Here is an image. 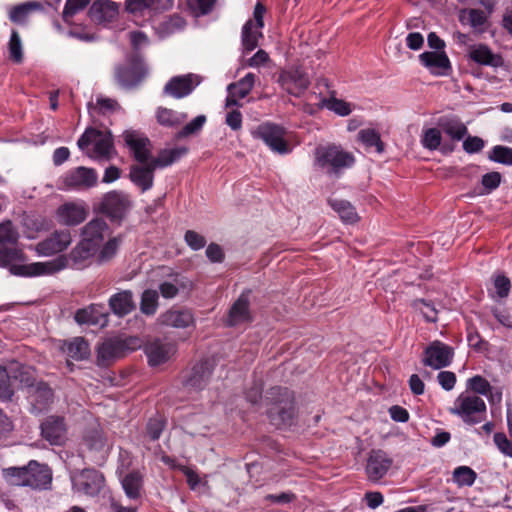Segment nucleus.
<instances>
[{"instance_id": "nucleus-60", "label": "nucleus", "mask_w": 512, "mask_h": 512, "mask_svg": "<svg viewBox=\"0 0 512 512\" xmlns=\"http://www.w3.org/2000/svg\"><path fill=\"white\" fill-rule=\"evenodd\" d=\"M216 0H187L189 8L196 15H206L211 12Z\"/></svg>"}, {"instance_id": "nucleus-26", "label": "nucleus", "mask_w": 512, "mask_h": 512, "mask_svg": "<svg viewBox=\"0 0 512 512\" xmlns=\"http://www.w3.org/2000/svg\"><path fill=\"white\" fill-rule=\"evenodd\" d=\"M66 428L64 419L59 416H49L41 424V435L52 445H60L65 438Z\"/></svg>"}, {"instance_id": "nucleus-53", "label": "nucleus", "mask_w": 512, "mask_h": 512, "mask_svg": "<svg viewBox=\"0 0 512 512\" xmlns=\"http://www.w3.org/2000/svg\"><path fill=\"white\" fill-rule=\"evenodd\" d=\"M9 56L15 63H21L23 60L21 39L16 30H13L8 43Z\"/></svg>"}, {"instance_id": "nucleus-36", "label": "nucleus", "mask_w": 512, "mask_h": 512, "mask_svg": "<svg viewBox=\"0 0 512 512\" xmlns=\"http://www.w3.org/2000/svg\"><path fill=\"white\" fill-rule=\"evenodd\" d=\"M62 349L70 358L76 361L84 360L90 354L89 343L83 337H75L64 341Z\"/></svg>"}, {"instance_id": "nucleus-12", "label": "nucleus", "mask_w": 512, "mask_h": 512, "mask_svg": "<svg viewBox=\"0 0 512 512\" xmlns=\"http://www.w3.org/2000/svg\"><path fill=\"white\" fill-rule=\"evenodd\" d=\"M97 172L93 168L79 166L68 170L58 181V188L62 190H87L97 184Z\"/></svg>"}, {"instance_id": "nucleus-18", "label": "nucleus", "mask_w": 512, "mask_h": 512, "mask_svg": "<svg viewBox=\"0 0 512 512\" xmlns=\"http://www.w3.org/2000/svg\"><path fill=\"white\" fill-rule=\"evenodd\" d=\"M123 138L137 162L144 164L151 160V142L146 136L137 131L127 130L123 133Z\"/></svg>"}, {"instance_id": "nucleus-62", "label": "nucleus", "mask_w": 512, "mask_h": 512, "mask_svg": "<svg viewBox=\"0 0 512 512\" xmlns=\"http://www.w3.org/2000/svg\"><path fill=\"white\" fill-rule=\"evenodd\" d=\"M501 174L499 172L493 171L486 173L482 176L481 183L485 189L486 193H490L499 187L501 183Z\"/></svg>"}, {"instance_id": "nucleus-55", "label": "nucleus", "mask_w": 512, "mask_h": 512, "mask_svg": "<svg viewBox=\"0 0 512 512\" xmlns=\"http://www.w3.org/2000/svg\"><path fill=\"white\" fill-rule=\"evenodd\" d=\"M84 442L90 450L100 451L104 448L106 439L99 430H90L84 436Z\"/></svg>"}, {"instance_id": "nucleus-14", "label": "nucleus", "mask_w": 512, "mask_h": 512, "mask_svg": "<svg viewBox=\"0 0 512 512\" xmlns=\"http://www.w3.org/2000/svg\"><path fill=\"white\" fill-rule=\"evenodd\" d=\"M454 356L453 348L441 341H433L424 350V358L422 360L425 366L433 369H442L448 367Z\"/></svg>"}, {"instance_id": "nucleus-42", "label": "nucleus", "mask_w": 512, "mask_h": 512, "mask_svg": "<svg viewBox=\"0 0 512 512\" xmlns=\"http://www.w3.org/2000/svg\"><path fill=\"white\" fill-rule=\"evenodd\" d=\"M477 479V473L469 466H458L452 472V480L458 487H471Z\"/></svg>"}, {"instance_id": "nucleus-64", "label": "nucleus", "mask_w": 512, "mask_h": 512, "mask_svg": "<svg viewBox=\"0 0 512 512\" xmlns=\"http://www.w3.org/2000/svg\"><path fill=\"white\" fill-rule=\"evenodd\" d=\"M437 379L440 386L446 391L452 390L457 380L455 373L452 371L439 372L437 375Z\"/></svg>"}, {"instance_id": "nucleus-56", "label": "nucleus", "mask_w": 512, "mask_h": 512, "mask_svg": "<svg viewBox=\"0 0 512 512\" xmlns=\"http://www.w3.org/2000/svg\"><path fill=\"white\" fill-rule=\"evenodd\" d=\"M468 389L475 393L488 396L492 390V387L487 379L480 375H475L467 381Z\"/></svg>"}, {"instance_id": "nucleus-31", "label": "nucleus", "mask_w": 512, "mask_h": 512, "mask_svg": "<svg viewBox=\"0 0 512 512\" xmlns=\"http://www.w3.org/2000/svg\"><path fill=\"white\" fill-rule=\"evenodd\" d=\"M59 222L67 226H76L87 218V209L75 203H65L57 209Z\"/></svg>"}, {"instance_id": "nucleus-8", "label": "nucleus", "mask_w": 512, "mask_h": 512, "mask_svg": "<svg viewBox=\"0 0 512 512\" xmlns=\"http://www.w3.org/2000/svg\"><path fill=\"white\" fill-rule=\"evenodd\" d=\"M449 413L460 417L467 425H475L484 420L486 403L477 395H465L461 393L454 401Z\"/></svg>"}, {"instance_id": "nucleus-27", "label": "nucleus", "mask_w": 512, "mask_h": 512, "mask_svg": "<svg viewBox=\"0 0 512 512\" xmlns=\"http://www.w3.org/2000/svg\"><path fill=\"white\" fill-rule=\"evenodd\" d=\"M75 320L79 324L105 327L108 323V313L103 306L92 304L87 308L77 310Z\"/></svg>"}, {"instance_id": "nucleus-49", "label": "nucleus", "mask_w": 512, "mask_h": 512, "mask_svg": "<svg viewBox=\"0 0 512 512\" xmlns=\"http://www.w3.org/2000/svg\"><path fill=\"white\" fill-rule=\"evenodd\" d=\"M253 25L252 20H248L242 28V45L246 52H251L258 46V36L253 31Z\"/></svg>"}, {"instance_id": "nucleus-10", "label": "nucleus", "mask_w": 512, "mask_h": 512, "mask_svg": "<svg viewBox=\"0 0 512 512\" xmlns=\"http://www.w3.org/2000/svg\"><path fill=\"white\" fill-rule=\"evenodd\" d=\"M286 131L282 126L274 123H262L252 131L255 139L262 140L273 152L278 154H288L291 148L285 140Z\"/></svg>"}, {"instance_id": "nucleus-57", "label": "nucleus", "mask_w": 512, "mask_h": 512, "mask_svg": "<svg viewBox=\"0 0 512 512\" xmlns=\"http://www.w3.org/2000/svg\"><path fill=\"white\" fill-rule=\"evenodd\" d=\"M206 122L205 115H198L187 123L177 134L178 138H184L199 132Z\"/></svg>"}, {"instance_id": "nucleus-30", "label": "nucleus", "mask_w": 512, "mask_h": 512, "mask_svg": "<svg viewBox=\"0 0 512 512\" xmlns=\"http://www.w3.org/2000/svg\"><path fill=\"white\" fill-rule=\"evenodd\" d=\"M145 164V166H132L129 174L131 181L139 187L142 192L152 188L154 182V171L157 169V166H154L152 159Z\"/></svg>"}, {"instance_id": "nucleus-6", "label": "nucleus", "mask_w": 512, "mask_h": 512, "mask_svg": "<svg viewBox=\"0 0 512 512\" xmlns=\"http://www.w3.org/2000/svg\"><path fill=\"white\" fill-rule=\"evenodd\" d=\"M148 75V67L138 52L125 56V62L114 68L115 82L125 90L138 88Z\"/></svg>"}, {"instance_id": "nucleus-11", "label": "nucleus", "mask_w": 512, "mask_h": 512, "mask_svg": "<svg viewBox=\"0 0 512 512\" xmlns=\"http://www.w3.org/2000/svg\"><path fill=\"white\" fill-rule=\"evenodd\" d=\"M215 367L216 362L213 358H202L186 373L183 386L189 391L204 390L210 383Z\"/></svg>"}, {"instance_id": "nucleus-51", "label": "nucleus", "mask_w": 512, "mask_h": 512, "mask_svg": "<svg viewBox=\"0 0 512 512\" xmlns=\"http://www.w3.org/2000/svg\"><path fill=\"white\" fill-rule=\"evenodd\" d=\"M441 129L428 128L424 130L421 143L424 148L434 151L441 145Z\"/></svg>"}, {"instance_id": "nucleus-59", "label": "nucleus", "mask_w": 512, "mask_h": 512, "mask_svg": "<svg viewBox=\"0 0 512 512\" xmlns=\"http://www.w3.org/2000/svg\"><path fill=\"white\" fill-rule=\"evenodd\" d=\"M184 240L186 244L195 251L204 248L207 243L205 237L194 230H187L184 235Z\"/></svg>"}, {"instance_id": "nucleus-25", "label": "nucleus", "mask_w": 512, "mask_h": 512, "mask_svg": "<svg viewBox=\"0 0 512 512\" xmlns=\"http://www.w3.org/2000/svg\"><path fill=\"white\" fill-rule=\"evenodd\" d=\"M119 5L111 0H96L89 9L90 19L97 24L112 22L118 15Z\"/></svg>"}, {"instance_id": "nucleus-32", "label": "nucleus", "mask_w": 512, "mask_h": 512, "mask_svg": "<svg viewBox=\"0 0 512 512\" xmlns=\"http://www.w3.org/2000/svg\"><path fill=\"white\" fill-rule=\"evenodd\" d=\"M438 126L441 131L449 136L453 141H461L468 133L466 125L455 116L440 117L438 120Z\"/></svg>"}, {"instance_id": "nucleus-45", "label": "nucleus", "mask_w": 512, "mask_h": 512, "mask_svg": "<svg viewBox=\"0 0 512 512\" xmlns=\"http://www.w3.org/2000/svg\"><path fill=\"white\" fill-rule=\"evenodd\" d=\"M122 242V236L118 235L109 238L108 241L101 245L98 250V262L103 263L111 260L117 253Z\"/></svg>"}, {"instance_id": "nucleus-23", "label": "nucleus", "mask_w": 512, "mask_h": 512, "mask_svg": "<svg viewBox=\"0 0 512 512\" xmlns=\"http://www.w3.org/2000/svg\"><path fill=\"white\" fill-rule=\"evenodd\" d=\"M53 399L54 392L47 383L40 381L30 387L29 400L32 405L33 412L40 413L47 410L53 402Z\"/></svg>"}, {"instance_id": "nucleus-63", "label": "nucleus", "mask_w": 512, "mask_h": 512, "mask_svg": "<svg viewBox=\"0 0 512 512\" xmlns=\"http://www.w3.org/2000/svg\"><path fill=\"white\" fill-rule=\"evenodd\" d=\"M419 304L422 305V307H419V309H420L424 319L427 322L435 323L438 320V318H437L438 311L436 310L434 305L426 302L423 299L417 300L415 302L416 306H418Z\"/></svg>"}, {"instance_id": "nucleus-48", "label": "nucleus", "mask_w": 512, "mask_h": 512, "mask_svg": "<svg viewBox=\"0 0 512 512\" xmlns=\"http://www.w3.org/2000/svg\"><path fill=\"white\" fill-rule=\"evenodd\" d=\"M158 308L157 290H144L141 298L140 309L145 315H154Z\"/></svg>"}, {"instance_id": "nucleus-38", "label": "nucleus", "mask_w": 512, "mask_h": 512, "mask_svg": "<svg viewBox=\"0 0 512 512\" xmlns=\"http://www.w3.org/2000/svg\"><path fill=\"white\" fill-rule=\"evenodd\" d=\"M357 140L368 149L374 147L379 154L385 151V144L381 140V135L374 128L361 129L357 134Z\"/></svg>"}, {"instance_id": "nucleus-16", "label": "nucleus", "mask_w": 512, "mask_h": 512, "mask_svg": "<svg viewBox=\"0 0 512 512\" xmlns=\"http://www.w3.org/2000/svg\"><path fill=\"white\" fill-rule=\"evenodd\" d=\"M393 459L381 449H373L369 453L366 464V474L369 480L377 482L390 470Z\"/></svg>"}, {"instance_id": "nucleus-58", "label": "nucleus", "mask_w": 512, "mask_h": 512, "mask_svg": "<svg viewBox=\"0 0 512 512\" xmlns=\"http://www.w3.org/2000/svg\"><path fill=\"white\" fill-rule=\"evenodd\" d=\"M493 441L498 450L505 456L512 458V441L503 432H496Z\"/></svg>"}, {"instance_id": "nucleus-52", "label": "nucleus", "mask_w": 512, "mask_h": 512, "mask_svg": "<svg viewBox=\"0 0 512 512\" xmlns=\"http://www.w3.org/2000/svg\"><path fill=\"white\" fill-rule=\"evenodd\" d=\"M489 159L504 165H512V148L496 145L489 152Z\"/></svg>"}, {"instance_id": "nucleus-40", "label": "nucleus", "mask_w": 512, "mask_h": 512, "mask_svg": "<svg viewBox=\"0 0 512 512\" xmlns=\"http://www.w3.org/2000/svg\"><path fill=\"white\" fill-rule=\"evenodd\" d=\"M111 310L120 316L126 315L133 309L132 297L129 291L123 290L111 297L109 301Z\"/></svg>"}, {"instance_id": "nucleus-61", "label": "nucleus", "mask_w": 512, "mask_h": 512, "mask_svg": "<svg viewBox=\"0 0 512 512\" xmlns=\"http://www.w3.org/2000/svg\"><path fill=\"white\" fill-rule=\"evenodd\" d=\"M155 0H126L125 9L131 14H141L144 10L150 9Z\"/></svg>"}, {"instance_id": "nucleus-28", "label": "nucleus", "mask_w": 512, "mask_h": 512, "mask_svg": "<svg viewBox=\"0 0 512 512\" xmlns=\"http://www.w3.org/2000/svg\"><path fill=\"white\" fill-rule=\"evenodd\" d=\"M8 373L13 380L15 388H30L35 381V371L32 367L19 363L17 361L10 362L7 365Z\"/></svg>"}, {"instance_id": "nucleus-4", "label": "nucleus", "mask_w": 512, "mask_h": 512, "mask_svg": "<svg viewBox=\"0 0 512 512\" xmlns=\"http://www.w3.org/2000/svg\"><path fill=\"white\" fill-rule=\"evenodd\" d=\"M138 336H114L104 339L97 347V365L109 367L127 354L142 347Z\"/></svg>"}, {"instance_id": "nucleus-22", "label": "nucleus", "mask_w": 512, "mask_h": 512, "mask_svg": "<svg viewBox=\"0 0 512 512\" xmlns=\"http://www.w3.org/2000/svg\"><path fill=\"white\" fill-rule=\"evenodd\" d=\"M144 352L150 366H158L167 362L176 352V346L172 343H162L154 340L144 346Z\"/></svg>"}, {"instance_id": "nucleus-19", "label": "nucleus", "mask_w": 512, "mask_h": 512, "mask_svg": "<svg viewBox=\"0 0 512 512\" xmlns=\"http://www.w3.org/2000/svg\"><path fill=\"white\" fill-rule=\"evenodd\" d=\"M249 292L250 290L244 291L231 305L226 319L227 326L235 327L241 324L251 323L253 321V316L250 310Z\"/></svg>"}, {"instance_id": "nucleus-2", "label": "nucleus", "mask_w": 512, "mask_h": 512, "mask_svg": "<svg viewBox=\"0 0 512 512\" xmlns=\"http://www.w3.org/2000/svg\"><path fill=\"white\" fill-rule=\"evenodd\" d=\"M265 402L269 405L267 417L276 428H288L295 424L297 409L292 390L287 387H271L265 394Z\"/></svg>"}, {"instance_id": "nucleus-1", "label": "nucleus", "mask_w": 512, "mask_h": 512, "mask_svg": "<svg viewBox=\"0 0 512 512\" xmlns=\"http://www.w3.org/2000/svg\"><path fill=\"white\" fill-rule=\"evenodd\" d=\"M17 242L18 235L13 230L11 221L0 223V267H9L11 274L21 277L52 275L66 267L83 270L93 263L98 252L80 240L69 255H60L50 261L25 264V255Z\"/></svg>"}, {"instance_id": "nucleus-37", "label": "nucleus", "mask_w": 512, "mask_h": 512, "mask_svg": "<svg viewBox=\"0 0 512 512\" xmlns=\"http://www.w3.org/2000/svg\"><path fill=\"white\" fill-rule=\"evenodd\" d=\"M187 153L188 148L185 146L175 147L171 149H162L158 153L157 157H153L151 159L154 163V166H157V168H164L172 165Z\"/></svg>"}, {"instance_id": "nucleus-44", "label": "nucleus", "mask_w": 512, "mask_h": 512, "mask_svg": "<svg viewBox=\"0 0 512 512\" xmlns=\"http://www.w3.org/2000/svg\"><path fill=\"white\" fill-rule=\"evenodd\" d=\"M461 23H468L471 27L479 29L487 22V15L480 9H463L459 14Z\"/></svg>"}, {"instance_id": "nucleus-35", "label": "nucleus", "mask_w": 512, "mask_h": 512, "mask_svg": "<svg viewBox=\"0 0 512 512\" xmlns=\"http://www.w3.org/2000/svg\"><path fill=\"white\" fill-rule=\"evenodd\" d=\"M42 9L43 5L40 2L27 1L13 6L9 11V19L15 24H25L32 12Z\"/></svg>"}, {"instance_id": "nucleus-20", "label": "nucleus", "mask_w": 512, "mask_h": 512, "mask_svg": "<svg viewBox=\"0 0 512 512\" xmlns=\"http://www.w3.org/2000/svg\"><path fill=\"white\" fill-rule=\"evenodd\" d=\"M198 84V76L194 74L174 76L165 84L163 93L181 99L191 94Z\"/></svg>"}, {"instance_id": "nucleus-39", "label": "nucleus", "mask_w": 512, "mask_h": 512, "mask_svg": "<svg viewBox=\"0 0 512 512\" xmlns=\"http://www.w3.org/2000/svg\"><path fill=\"white\" fill-rule=\"evenodd\" d=\"M328 203L344 222L352 224L359 220L356 209L350 202L346 200L329 199Z\"/></svg>"}, {"instance_id": "nucleus-43", "label": "nucleus", "mask_w": 512, "mask_h": 512, "mask_svg": "<svg viewBox=\"0 0 512 512\" xmlns=\"http://www.w3.org/2000/svg\"><path fill=\"white\" fill-rule=\"evenodd\" d=\"M255 83V75L247 73L243 78L237 82L231 83L227 87V91H233L235 95L241 99L245 98L253 89Z\"/></svg>"}, {"instance_id": "nucleus-41", "label": "nucleus", "mask_w": 512, "mask_h": 512, "mask_svg": "<svg viewBox=\"0 0 512 512\" xmlns=\"http://www.w3.org/2000/svg\"><path fill=\"white\" fill-rule=\"evenodd\" d=\"M186 114H180L172 109L159 107L156 112V118L160 125L175 128L181 125L186 119Z\"/></svg>"}, {"instance_id": "nucleus-50", "label": "nucleus", "mask_w": 512, "mask_h": 512, "mask_svg": "<svg viewBox=\"0 0 512 512\" xmlns=\"http://www.w3.org/2000/svg\"><path fill=\"white\" fill-rule=\"evenodd\" d=\"M165 425L166 421L160 415L150 418L146 424V436L152 441L158 440L165 428Z\"/></svg>"}, {"instance_id": "nucleus-15", "label": "nucleus", "mask_w": 512, "mask_h": 512, "mask_svg": "<svg viewBox=\"0 0 512 512\" xmlns=\"http://www.w3.org/2000/svg\"><path fill=\"white\" fill-rule=\"evenodd\" d=\"M104 476L94 468L83 469L74 480V487L87 496H97L104 486Z\"/></svg>"}, {"instance_id": "nucleus-7", "label": "nucleus", "mask_w": 512, "mask_h": 512, "mask_svg": "<svg viewBox=\"0 0 512 512\" xmlns=\"http://www.w3.org/2000/svg\"><path fill=\"white\" fill-rule=\"evenodd\" d=\"M80 150L92 159L109 160L114 147L113 136L107 131L87 128L77 141Z\"/></svg>"}, {"instance_id": "nucleus-5", "label": "nucleus", "mask_w": 512, "mask_h": 512, "mask_svg": "<svg viewBox=\"0 0 512 512\" xmlns=\"http://www.w3.org/2000/svg\"><path fill=\"white\" fill-rule=\"evenodd\" d=\"M314 155L317 166L326 169L327 174L337 177L344 170L352 168L356 162L352 152L346 151L341 145L336 144L318 146Z\"/></svg>"}, {"instance_id": "nucleus-33", "label": "nucleus", "mask_w": 512, "mask_h": 512, "mask_svg": "<svg viewBox=\"0 0 512 512\" xmlns=\"http://www.w3.org/2000/svg\"><path fill=\"white\" fill-rule=\"evenodd\" d=\"M469 57L474 62L491 67H498L502 64L500 55L494 54L492 50L485 44H479L472 47Z\"/></svg>"}, {"instance_id": "nucleus-21", "label": "nucleus", "mask_w": 512, "mask_h": 512, "mask_svg": "<svg viewBox=\"0 0 512 512\" xmlns=\"http://www.w3.org/2000/svg\"><path fill=\"white\" fill-rule=\"evenodd\" d=\"M420 63L434 76H446L452 70V66L445 51H425L419 55Z\"/></svg>"}, {"instance_id": "nucleus-17", "label": "nucleus", "mask_w": 512, "mask_h": 512, "mask_svg": "<svg viewBox=\"0 0 512 512\" xmlns=\"http://www.w3.org/2000/svg\"><path fill=\"white\" fill-rule=\"evenodd\" d=\"M110 233L111 231L106 221L95 218L82 228L81 241L98 251L106 236L110 235Z\"/></svg>"}, {"instance_id": "nucleus-34", "label": "nucleus", "mask_w": 512, "mask_h": 512, "mask_svg": "<svg viewBox=\"0 0 512 512\" xmlns=\"http://www.w3.org/2000/svg\"><path fill=\"white\" fill-rule=\"evenodd\" d=\"M143 484L144 476L139 470L129 472L122 479V487L126 496L133 500L141 497Z\"/></svg>"}, {"instance_id": "nucleus-13", "label": "nucleus", "mask_w": 512, "mask_h": 512, "mask_svg": "<svg viewBox=\"0 0 512 512\" xmlns=\"http://www.w3.org/2000/svg\"><path fill=\"white\" fill-rule=\"evenodd\" d=\"M277 83L289 95L300 97L310 86L309 75L301 67H292L280 71Z\"/></svg>"}, {"instance_id": "nucleus-3", "label": "nucleus", "mask_w": 512, "mask_h": 512, "mask_svg": "<svg viewBox=\"0 0 512 512\" xmlns=\"http://www.w3.org/2000/svg\"><path fill=\"white\" fill-rule=\"evenodd\" d=\"M4 476L11 485L44 489L51 483V471L45 464L31 460L27 466L4 469Z\"/></svg>"}, {"instance_id": "nucleus-29", "label": "nucleus", "mask_w": 512, "mask_h": 512, "mask_svg": "<svg viewBox=\"0 0 512 512\" xmlns=\"http://www.w3.org/2000/svg\"><path fill=\"white\" fill-rule=\"evenodd\" d=\"M158 321L161 325L174 328H186L195 324L191 311L187 309H170L162 313Z\"/></svg>"}, {"instance_id": "nucleus-47", "label": "nucleus", "mask_w": 512, "mask_h": 512, "mask_svg": "<svg viewBox=\"0 0 512 512\" xmlns=\"http://www.w3.org/2000/svg\"><path fill=\"white\" fill-rule=\"evenodd\" d=\"M14 393L13 380L8 373V368L0 365V399L10 401Z\"/></svg>"}, {"instance_id": "nucleus-54", "label": "nucleus", "mask_w": 512, "mask_h": 512, "mask_svg": "<svg viewBox=\"0 0 512 512\" xmlns=\"http://www.w3.org/2000/svg\"><path fill=\"white\" fill-rule=\"evenodd\" d=\"M90 3V0H66L62 18L66 23L70 22V19L77 14L79 11L86 8Z\"/></svg>"}, {"instance_id": "nucleus-24", "label": "nucleus", "mask_w": 512, "mask_h": 512, "mask_svg": "<svg viewBox=\"0 0 512 512\" xmlns=\"http://www.w3.org/2000/svg\"><path fill=\"white\" fill-rule=\"evenodd\" d=\"M71 241L70 231H55L49 237L38 243L37 250L43 255L56 254L65 250L70 245Z\"/></svg>"}, {"instance_id": "nucleus-46", "label": "nucleus", "mask_w": 512, "mask_h": 512, "mask_svg": "<svg viewBox=\"0 0 512 512\" xmlns=\"http://www.w3.org/2000/svg\"><path fill=\"white\" fill-rule=\"evenodd\" d=\"M319 107H325L339 116H348L352 112L348 102L335 97L322 98Z\"/></svg>"}, {"instance_id": "nucleus-9", "label": "nucleus", "mask_w": 512, "mask_h": 512, "mask_svg": "<svg viewBox=\"0 0 512 512\" xmlns=\"http://www.w3.org/2000/svg\"><path fill=\"white\" fill-rule=\"evenodd\" d=\"M131 208L132 201L129 194L113 190L103 196L99 211L111 222L120 225Z\"/></svg>"}]
</instances>
